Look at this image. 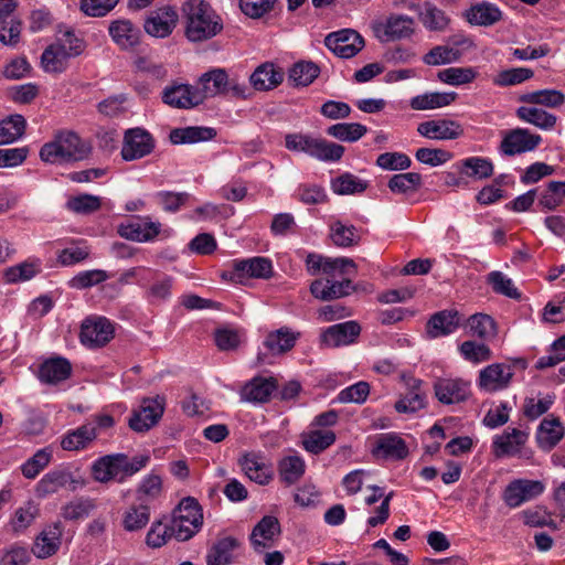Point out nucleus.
Wrapping results in <instances>:
<instances>
[{
  "label": "nucleus",
  "mask_w": 565,
  "mask_h": 565,
  "mask_svg": "<svg viewBox=\"0 0 565 565\" xmlns=\"http://www.w3.org/2000/svg\"><path fill=\"white\" fill-rule=\"evenodd\" d=\"M70 58L71 56L63 47L53 43L42 53L41 64L47 73H62L65 71Z\"/></svg>",
  "instance_id": "49530a36"
},
{
  "label": "nucleus",
  "mask_w": 565,
  "mask_h": 565,
  "mask_svg": "<svg viewBox=\"0 0 565 565\" xmlns=\"http://www.w3.org/2000/svg\"><path fill=\"white\" fill-rule=\"evenodd\" d=\"M96 436L97 431L95 425L93 423H87L67 433L61 441V447L64 450L85 449L96 438Z\"/></svg>",
  "instance_id": "72a5a7b5"
},
{
  "label": "nucleus",
  "mask_w": 565,
  "mask_h": 565,
  "mask_svg": "<svg viewBox=\"0 0 565 565\" xmlns=\"http://www.w3.org/2000/svg\"><path fill=\"white\" fill-rule=\"evenodd\" d=\"M470 382L462 379H438L434 384L435 395L443 404H456L470 396Z\"/></svg>",
  "instance_id": "4468645a"
},
{
  "label": "nucleus",
  "mask_w": 565,
  "mask_h": 565,
  "mask_svg": "<svg viewBox=\"0 0 565 565\" xmlns=\"http://www.w3.org/2000/svg\"><path fill=\"white\" fill-rule=\"evenodd\" d=\"M487 281L495 294L503 295L511 299H519L521 297V294L514 286L512 279L502 271L494 270L489 273Z\"/></svg>",
  "instance_id": "e2e57ef3"
},
{
  "label": "nucleus",
  "mask_w": 565,
  "mask_h": 565,
  "mask_svg": "<svg viewBox=\"0 0 565 565\" xmlns=\"http://www.w3.org/2000/svg\"><path fill=\"white\" fill-rule=\"evenodd\" d=\"M215 135L213 128L190 126L172 129L169 138L173 145H183L207 141L213 139Z\"/></svg>",
  "instance_id": "e433bc0d"
},
{
  "label": "nucleus",
  "mask_w": 565,
  "mask_h": 565,
  "mask_svg": "<svg viewBox=\"0 0 565 565\" xmlns=\"http://www.w3.org/2000/svg\"><path fill=\"white\" fill-rule=\"evenodd\" d=\"M62 533L63 527L61 523H54L44 527L35 539L32 547L33 554L38 558H47L54 555L61 546Z\"/></svg>",
  "instance_id": "412c9836"
},
{
  "label": "nucleus",
  "mask_w": 565,
  "mask_h": 565,
  "mask_svg": "<svg viewBox=\"0 0 565 565\" xmlns=\"http://www.w3.org/2000/svg\"><path fill=\"white\" fill-rule=\"evenodd\" d=\"M331 190L338 195H354L363 193L367 188V182L359 177L345 172L331 180Z\"/></svg>",
  "instance_id": "de8ad7c7"
},
{
  "label": "nucleus",
  "mask_w": 565,
  "mask_h": 565,
  "mask_svg": "<svg viewBox=\"0 0 565 565\" xmlns=\"http://www.w3.org/2000/svg\"><path fill=\"white\" fill-rule=\"evenodd\" d=\"M146 461H94L92 475L96 481L107 482L116 480L121 482L126 476H131L145 467Z\"/></svg>",
  "instance_id": "9d476101"
},
{
  "label": "nucleus",
  "mask_w": 565,
  "mask_h": 565,
  "mask_svg": "<svg viewBox=\"0 0 565 565\" xmlns=\"http://www.w3.org/2000/svg\"><path fill=\"white\" fill-rule=\"evenodd\" d=\"M177 22V11L172 7H164L151 12L146 19L143 28L151 36L167 38L174 30Z\"/></svg>",
  "instance_id": "2eb2a0df"
},
{
  "label": "nucleus",
  "mask_w": 565,
  "mask_h": 565,
  "mask_svg": "<svg viewBox=\"0 0 565 565\" xmlns=\"http://www.w3.org/2000/svg\"><path fill=\"white\" fill-rule=\"evenodd\" d=\"M173 278L163 273L153 270L150 280L146 282L145 298L150 303H160L170 299L172 294Z\"/></svg>",
  "instance_id": "a878e982"
},
{
  "label": "nucleus",
  "mask_w": 565,
  "mask_h": 565,
  "mask_svg": "<svg viewBox=\"0 0 565 565\" xmlns=\"http://www.w3.org/2000/svg\"><path fill=\"white\" fill-rule=\"evenodd\" d=\"M239 546V542L233 536L218 539L206 555L207 565H226L233 559V552Z\"/></svg>",
  "instance_id": "c9c22d12"
},
{
  "label": "nucleus",
  "mask_w": 565,
  "mask_h": 565,
  "mask_svg": "<svg viewBox=\"0 0 565 565\" xmlns=\"http://www.w3.org/2000/svg\"><path fill=\"white\" fill-rule=\"evenodd\" d=\"M520 120L531 124L542 130H552L556 126L557 117L542 108L521 106L516 109Z\"/></svg>",
  "instance_id": "f704fd0d"
},
{
  "label": "nucleus",
  "mask_w": 565,
  "mask_h": 565,
  "mask_svg": "<svg viewBox=\"0 0 565 565\" xmlns=\"http://www.w3.org/2000/svg\"><path fill=\"white\" fill-rule=\"evenodd\" d=\"M115 334L114 323L102 316H90L84 319L81 326V342L89 348L105 347Z\"/></svg>",
  "instance_id": "39448f33"
},
{
  "label": "nucleus",
  "mask_w": 565,
  "mask_h": 565,
  "mask_svg": "<svg viewBox=\"0 0 565 565\" xmlns=\"http://www.w3.org/2000/svg\"><path fill=\"white\" fill-rule=\"evenodd\" d=\"M280 534V524L276 516L265 515L254 526L249 540L256 552L269 547L274 540Z\"/></svg>",
  "instance_id": "4be33fe9"
},
{
  "label": "nucleus",
  "mask_w": 565,
  "mask_h": 565,
  "mask_svg": "<svg viewBox=\"0 0 565 565\" xmlns=\"http://www.w3.org/2000/svg\"><path fill=\"white\" fill-rule=\"evenodd\" d=\"M555 395L545 394L539 398L527 397L524 401L523 413L526 418L534 420L545 414L554 404Z\"/></svg>",
  "instance_id": "774afa93"
},
{
  "label": "nucleus",
  "mask_w": 565,
  "mask_h": 565,
  "mask_svg": "<svg viewBox=\"0 0 565 565\" xmlns=\"http://www.w3.org/2000/svg\"><path fill=\"white\" fill-rule=\"evenodd\" d=\"M414 19L407 15L393 14L383 24L385 40H401L414 33Z\"/></svg>",
  "instance_id": "a19ab883"
},
{
  "label": "nucleus",
  "mask_w": 565,
  "mask_h": 565,
  "mask_svg": "<svg viewBox=\"0 0 565 565\" xmlns=\"http://www.w3.org/2000/svg\"><path fill=\"white\" fill-rule=\"evenodd\" d=\"M520 100L531 105L558 108L565 104V95L558 89H540L521 95Z\"/></svg>",
  "instance_id": "a18cd8bd"
},
{
  "label": "nucleus",
  "mask_w": 565,
  "mask_h": 565,
  "mask_svg": "<svg viewBox=\"0 0 565 565\" xmlns=\"http://www.w3.org/2000/svg\"><path fill=\"white\" fill-rule=\"evenodd\" d=\"M303 448L312 454L318 455L335 441V434L332 430H311L301 436Z\"/></svg>",
  "instance_id": "8fccbe9b"
},
{
  "label": "nucleus",
  "mask_w": 565,
  "mask_h": 565,
  "mask_svg": "<svg viewBox=\"0 0 565 565\" xmlns=\"http://www.w3.org/2000/svg\"><path fill=\"white\" fill-rule=\"evenodd\" d=\"M271 262L265 257H253L235 260L233 270L228 273L231 279L268 278L271 275Z\"/></svg>",
  "instance_id": "6ab92c4d"
},
{
  "label": "nucleus",
  "mask_w": 565,
  "mask_h": 565,
  "mask_svg": "<svg viewBox=\"0 0 565 565\" xmlns=\"http://www.w3.org/2000/svg\"><path fill=\"white\" fill-rule=\"evenodd\" d=\"M108 274L103 269H89L79 271L70 281L68 286L74 289H87L106 281Z\"/></svg>",
  "instance_id": "338daca9"
},
{
  "label": "nucleus",
  "mask_w": 565,
  "mask_h": 565,
  "mask_svg": "<svg viewBox=\"0 0 565 565\" xmlns=\"http://www.w3.org/2000/svg\"><path fill=\"white\" fill-rule=\"evenodd\" d=\"M541 141L540 135L531 134L525 128H515L504 135L500 143V152L512 157L534 150Z\"/></svg>",
  "instance_id": "f8f14e48"
},
{
  "label": "nucleus",
  "mask_w": 565,
  "mask_h": 565,
  "mask_svg": "<svg viewBox=\"0 0 565 565\" xmlns=\"http://www.w3.org/2000/svg\"><path fill=\"white\" fill-rule=\"evenodd\" d=\"M108 31L111 40L122 50H129L139 44L140 29L130 20L118 19L111 21Z\"/></svg>",
  "instance_id": "5701e85b"
},
{
  "label": "nucleus",
  "mask_w": 565,
  "mask_h": 565,
  "mask_svg": "<svg viewBox=\"0 0 565 565\" xmlns=\"http://www.w3.org/2000/svg\"><path fill=\"white\" fill-rule=\"evenodd\" d=\"M330 237L333 244L339 247H351L356 245L360 239L355 226L345 225L339 221L331 225Z\"/></svg>",
  "instance_id": "680f3d73"
},
{
  "label": "nucleus",
  "mask_w": 565,
  "mask_h": 565,
  "mask_svg": "<svg viewBox=\"0 0 565 565\" xmlns=\"http://www.w3.org/2000/svg\"><path fill=\"white\" fill-rule=\"evenodd\" d=\"M512 367L504 363L490 364L479 372L478 387L487 393L505 390L513 377Z\"/></svg>",
  "instance_id": "9b49d317"
},
{
  "label": "nucleus",
  "mask_w": 565,
  "mask_h": 565,
  "mask_svg": "<svg viewBox=\"0 0 565 565\" xmlns=\"http://www.w3.org/2000/svg\"><path fill=\"white\" fill-rule=\"evenodd\" d=\"M461 174L475 180L487 179L493 173V163L483 157H469L458 163Z\"/></svg>",
  "instance_id": "c03bdc74"
},
{
  "label": "nucleus",
  "mask_w": 565,
  "mask_h": 565,
  "mask_svg": "<svg viewBox=\"0 0 565 565\" xmlns=\"http://www.w3.org/2000/svg\"><path fill=\"white\" fill-rule=\"evenodd\" d=\"M461 356L473 364H479L489 361L492 358L490 348L484 343L476 341H465L459 345Z\"/></svg>",
  "instance_id": "0e129e2a"
},
{
  "label": "nucleus",
  "mask_w": 565,
  "mask_h": 565,
  "mask_svg": "<svg viewBox=\"0 0 565 565\" xmlns=\"http://www.w3.org/2000/svg\"><path fill=\"white\" fill-rule=\"evenodd\" d=\"M86 152L87 149L76 132L61 129L54 132L51 141L41 147L40 158L46 163H64L82 160Z\"/></svg>",
  "instance_id": "f03ea898"
},
{
  "label": "nucleus",
  "mask_w": 565,
  "mask_h": 565,
  "mask_svg": "<svg viewBox=\"0 0 565 565\" xmlns=\"http://www.w3.org/2000/svg\"><path fill=\"white\" fill-rule=\"evenodd\" d=\"M285 146L290 151L303 152L327 162L339 161L344 153V147L341 145L303 134L286 135Z\"/></svg>",
  "instance_id": "7ed1b4c3"
},
{
  "label": "nucleus",
  "mask_w": 565,
  "mask_h": 565,
  "mask_svg": "<svg viewBox=\"0 0 565 565\" xmlns=\"http://www.w3.org/2000/svg\"><path fill=\"white\" fill-rule=\"evenodd\" d=\"M372 454L386 459H406L409 455L405 440L395 433L380 434L372 446Z\"/></svg>",
  "instance_id": "f3484780"
},
{
  "label": "nucleus",
  "mask_w": 565,
  "mask_h": 565,
  "mask_svg": "<svg viewBox=\"0 0 565 565\" xmlns=\"http://www.w3.org/2000/svg\"><path fill=\"white\" fill-rule=\"evenodd\" d=\"M150 520V510L146 504L132 505L122 515V526L128 532L143 529Z\"/></svg>",
  "instance_id": "4d7b16f0"
},
{
  "label": "nucleus",
  "mask_w": 565,
  "mask_h": 565,
  "mask_svg": "<svg viewBox=\"0 0 565 565\" xmlns=\"http://www.w3.org/2000/svg\"><path fill=\"white\" fill-rule=\"evenodd\" d=\"M533 75L531 68L513 67L499 72L493 78V84L500 87L514 86L532 78Z\"/></svg>",
  "instance_id": "69168bd1"
},
{
  "label": "nucleus",
  "mask_w": 565,
  "mask_h": 565,
  "mask_svg": "<svg viewBox=\"0 0 565 565\" xmlns=\"http://www.w3.org/2000/svg\"><path fill=\"white\" fill-rule=\"evenodd\" d=\"M319 67L312 62H298L289 70L288 78L296 86H308L319 75Z\"/></svg>",
  "instance_id": "13d9d810"
},
{
  "label": "nucleus",
  "mask_w": 565,
  "mask_h": 565,
  "mask_svg": "<svg viewBox=\"0 0 565 565\" xmlns=\"http://www.w3.org/2000/svg\"><path fill=\"white\" fill-rule=\"evenodd\" d=\"M527 438V433L516 428H508L502 435L494 438V452L497 456H516Z\"/></svg>",
  "instance_id": "c85d7f7f"
},
{
  "label": "nucleus",
  "mask_w": 565,
  "mask_h": 565,
  "mask_svg": "<svg viewBox=\"0 0 565 565\" xmlns=\"http://www.w3.org/2000/svg\"><path fill=\"white\" fill-rule=\"evenodd\" d=\"M417 131L428 139L452 140L462 134V128L452 120H428L419 124Z\"/></svg>",
  "instance_id": "b1692460"
},
{
  "label": "nucleus",
  "mask_w": 565,
  "mask_h": 565,
  "mask_svg": "<svg viewBox=\"0 0 565 565\" xmlns=\"http://www.w3.org/2000/svg\"><path fill=\"white\" fill-rule=\"evenodd\" d=\"M478 73L472 67H448L438 72V78L448 85L460 86L473 82Z\"/></svg>",
  "instance_id": "052dcab7"
},
{
  "label": "nucleus",
  "mask_w": 565,
  "mask_h": 565,
  "mask_svg": "<svg viewBox=\"0 0 565 565\" xmlns=\"http://www.w3.org/2000/svg\"><path fill=\"white\" fill-rule=\"evenodd\" d=\"M154 139L150 132L143 128H130L125 131L122 147L120 150L121 158L125 161L139 160L150 154L154 149Z\"/></svg>",
  "instance_id": "423d86ee"
},
{
  "label": "nucleus",
  "mask_w": 565,
  "mask_h": 565,
  "mask_svg": "<svg viewBox=\"0 0 565 565\" xmlns=\"http://www.w3.org/2000/svg\"><path fill=\"white\" fill-rule=\"evenodd\" d=\"M25 129V119L21 115L10 116L0 122V145L18 140Z\"/></svg>",
  "instance_id": "bf43d9fd"
},
{
  "label": "nucleus",
  "mask_w": 565,
  "mask_h": 565,
  "mask_svg": "<svg viewBox=\"0 0 565 565\" xmlns=\"http://www.w3.org/2000/svg\"><path fill=\"white\" fill-rule=\"evenodd\" d=\"M326 46L341 58L355 56L363 47V38L352 29H343L328 34Z\"/></svg>",
  "instance_id": "6e6552de"
},
{
  "label": "nucleus",
  "mask_w": 565,
  "mask_h": 565,
  "mask_svg": "<svg viewBox=\"0 0 565 565\" xmlns=\"http://www.w3.org/2000/svg\"><path fill=\"white\" fill-rule=\"evenodd\" d=\"M361 332V327L355 321H345L333 324L321 333V342L326 347L337 348L349 345L355 341Z\"/></svg>",
  "instance_id": "a211bd4d"
},
{
  "label": "nucleus",
  "mask_w": 565,
  "mask_h": 565,
  "mask_svg": "<svg viewBox=\"0 0 565 565\" xmlns=\"http://www.w3.org/2000/svg\"><path fill=\"white\" fill-rule=\"evenodd\" d=\"M161 227L160 222H153L148 216H138L120 223L117 233L126 239L146 243L152 242L160 234Z\"/></svg>",
  "instance_id": "1a4fd4ad"
},
{
  "label": "nucleus",
  "mask_w": 565,
  "mask_h": 565,
  "mask_svg": "<svg viewBox=\"0 0 565 565\" xmlns=\"http://www.w3.org/2000/svg\"><path fill=\"white\" fill-rule=\"evenodd\" d=\"M456 98H457V94L455 92L425 93L422 95L414 96L409 102V106L414 110L437 109V108H441V107L450 105L452 102H455Z\"/></svg>",
  "instance_id": "58836bf2"
},
{
  "label": "nucleus",
  "mask_w": 565,
  "mask_h": 565,
  "mask_svg": "<svg viewBox=\"0 0 565 565\" xmlns=\"http://www.w3.org/2000/svg\"><path fill=\"white\" fill-rule=\"evenodd\" d=\"M164 407L166 398L163 396L143 398L140 409L135 411L129 419L130 428L138 433L149 430L162 417Z\"/></svg>",
  "instance_id": "0eeeda50"
},
{
  "label": "nucleus",
  "mask_w": 565,
  "mask_h": 565,
  "mask_svg": "<svg viewBox=\"0 0 565 565\" xmlns=\"http://www.w3.org/2000/svg\"><path fill=\"white\" fill-rule=\"evenodd\" d=\"M367 132L364 125L358 122H340L330 126L327 134L340 141L355 142Z\"/></svg>",
  "instance_id": "3c124183"
},
{
  "label": "nucleus",
  "mask_w": 565,
  "mask_h": 565,
  "mask_svg": "<svg viewBox=\"0 0 565 565\" xmlns=\"http://www.w3.org/2000/svg\"><path fill=\"white\" fill-rule=\"evenodd\" d=\"M242 470L254 482L267 484L274 478L275 469L270 461H241Z\"/></svg>",
  "instance_id": "5fc2aeb1"
},
{
  "label": "nucleus",
  "mask_w": 565,
  "mask_h": 565,
  "mask_svg": "<svg viewBox=\"0 0 565 565\" xmlns=\"http://www.w3.org/2000/svg\"><path fill=\"white\" fill-rule=\"evenodd\" d=\"M419 19L424 26L430 31H443L449 23V19L444 11L430 2L424 3L419 11Z\"/></svg>",
  "instance_id": "6e6d98bb"
},
{
  "label": "nucleus",
  "mask_w": 565,
  "mask_h": 565,
  "mask_svg": "<svg viewBox=\"0 0 565 565\" xmlns=\"http://www.w3.org/2000/svg\"><path fill=\"white\" fill-rule=\"evenodd\" d=\"M96 508L95 501L90 498H76L61 509V515L68 521H77L87 518Z\"/></svg>",
  "instance_id": "603ef678"
},
{
  "label": "nucleus",
  "mask_w": 565,
  "mask_h": 565,
  "mask_svg": "<svg viewBox=\"0 0 565 565\" xmlns=\"http://www.w3.org/2000/svg\"><path fill=\"white\" fill-rule=\"evenodd\" d=\"M170 524L175 540L181 542L190 540L203 524V514L199 502L191 497L184 498L174 509Z\"/></svg>",
  "instance_id": "20e7f679"
},
{
  "label": "nucleus",
  "mask_w": 565,
  "mask_h": 565,
  "mask_svg": "<svg viewBox=\"0 0 565 565\" xmlns=\"http://www.w3.org/2000/svg\"><path fill=\"white\" fill-rule=\"evenodd\" d=\"M40 271V259H28L25 262L6 268L3 270V280L7 284H19L32 279Z\"/></svg>",
  "instance_id": "ea45409f"
},
{
  "label": "nucleus",
  "mask_w": 565,
  "mask_h": 565,
  "mask_svg": "<svg viewBox=\"0 0 565 565\" xmlns=\"http://www.w3.org/2000/svg\"><path fill=\"white\" fill-rule=\"evenodd\" d=\"M276 388L274 379L256 377L243 387L242 397L248 402L264 403Z\"/></svg>",
  "instance_id": "37998d69"
},
{
  "label": "nucleus",
  "mask_w": 565,
  "mask_h": 565,
  "mask_svg": "<svg viewBox=\"0 0 565 565\" xmlns=\"http://www.w3.org/2000/svg\"><path fill=\"white\" fill-rule=\"evenodd\" d=\"M564 436V427L559 418H544L537 427L535 438L539 447L543 450L554 448Z\"/></svg>",
  "instance_id": "7c9ffc66"
},
{
  "label": "nucleus",
  "mask_w": 565,
  "mask_h": 565,
  "mask_svg": "<svg viewBox=\"0 0 565 565\" xmlns=\"http://www.w3.org/2000/svg\"><path fill=\"white\" fill-rule=\"evenodd\" d=\"M467 327L471 335L489 341L497 337L498 327L494 319L486 313H475L467 320Z\"/></svg>",
  "instance_id": "79ce46f5"
},
{
  "label": "nucleus",
  "mask_w": 565,
  "mask_h": 565,
  "mask_svg": "<svg viewBox=\"0 0 565 565\" xmlns=\"http://www.w3.org/2000/svg\"><path fill=\"white\" fill-rule=\"evenodd\" d=\"M545 487L539 480L518 479L508 484L503 500L510 508H518L543 493Z\"/></svg>",
  "instance_id": "ddd939ff"
},
{
  "label": "nucleus",
  "mask_w": 565,
  "mask_h": 565,
  "mask_svg": "<svg viewBox=\"0 0 565 565\" xmlns=\"http://www.w3.org/2000/svg\"><path fill=\"white\" fill-rule=\"evenodd\" d=\"M162 100L175 108H191L202 104L198 88L185 84L166 87L162 92Z\"/></svg>",
  "instance_id": "aec40b11"
},
{
  "label": "nucleus",
  "mask_w": 565,
  "mask_h": 565,
  "mask_svg": "<svg viewBox=\"0 0 565 565\" xmlns=\"http://www.w3.org/2000/svg\"><path fill=\"white\" fill-rule=\"evenodd\" d=\"M565 199V181H550L540 194L537 205L541 211L556 210Z\"/></svg>",
  "instance_id": "09e8293b"
},
{
  "label": "nucleus",
  "mask_w": 565,
  "mask_h": 565,
  "mask_svg": "<svg viewBox=\"0 0 565 565\" xmlns=\"http://www.w3.org/2000/svg\"><path fill=\"white\" fill-rule=\"evenodd\" d=\"M461 323V317L456 310H443L435 313L427 323V332L431 338L454 333Z\"/></svg>",
  "instance_id": "cd10ccee"
},
{
  "label": "nucleus",
  "mask_w": 565,
  "mask_h": 565,
  "mask_svg": "<svg viewBox=\"0 0 565 565\" xmlns=\"http://www.w3.org/2000/svg\"><path fill=\"white\" fill-rule=\"evenodd\" d=\"M185 19L184 35L192 43L213 39L223 30L222 18L204 0H188L182 6Z\"/></svg>",
  "instance_id": "f257e3e1"
},
{
  "label": "nucleus",
  "mask_w": 565,
  "mask_h": 565,
  "mask_svg": "<svg viewBox=\"0 0 565 565\" xmlns=\"http://www.w3.org/2000/svg\"><path fill=\"white\" fill-rule=\"evenodd\" d=\"M72 365L64 358H51L45 360L39 369V379L43 383L56 384L68 379Z\"/></svg>",
  "instance_id": "2f4dec72"
},
{
  "label": "nucleus",
  "mask_w": 565,
  "mask_h": 565,
  "mask_svg": "<svg viewBox=\"0 0 565 565\" xmlns=\"http://www.w3.org/2000/svg\"><path fill=\"white\" fill-rule=\"evenodd\" d=\"M422 175L417 172L394 174L388 180V189L393 193L405 194L416 192L422 186Z\"/></svg>",
  "instance_id": "864d4df0"
},
{
  "label": "nucleus",
  "mask_w": 565,
  "mask_h": 565,
  "mask_svg": "<svg viewBox=\"0 0 565 565\" xmlns=\"http://www.w3.org/2000/svg\"><path fill=\"white\" fill-rule=\"evenodd\" d=\"M228 76L222 68H215L204 73L200 77V87H196L202 97V103L210 97H214L227 92Z\"/></svg>",
  "instance_id": "c756f323"
},
{
  "label": "nucleus",
  "mask_w": 565,
  "mask_h": 565,
  "mask_svg": "<svg viewBox=\"0 0 565 565\" xmlns=\"http://www.w3.org/2000/svg\"><path fill=\"white\" fill-rule=\"evenodd\" d=\"M284 79V72L271 63L259 65L250 75V84L257 90H269Z\"/></svg>",
  "instance_id": "473e14b6"
},
{
  "label": "nucleus",
  "mask_w": 565,
  "mask_h": 565,
  "mask_svg": "<svg viewBox=\"0 0 565 565\" xmlns=\"http://www.w3.org/2000/svg\"><path fill=\"white\" fill-rule=\"evenodd\" d=\"M353 290L352 281L343 279L334 281L330 279H317L310 286L312 296L322 301H330L350 295Z\"/></svg>",
  "instance_id": "393cba45"
},
{
  "label": "nucleus",
  "mask_w": 565,
  "mask_h": 565,
  "mask_svg": "<svg viewBox=\"0 0 565 565\" xmlns=\"http://www.w3.org/2000/svg\"><path fill=\"white\" fill-rule=\"evenodd\" d=\"M466 17L470 24L489 26L502 19V12L495 4L484 1L472 6Z\"/></svg>",
  "instance_id": "4c0bfd02"
},
{
  "label": "nucleus",
  "mask_w": 565,
  "mask_h": 565,
  "mask_svg": "<svg viewBox=\"0 0 565 565\" xmlns=\"http://www.w3.org/2000/svg\"><path fill=\"white\" fill-rule=\"evenodd\" d=\"M299 338L300 332L288 327H281L266 335L264 347L270 354L279 355L290 351Z\"/></svg>",
  "instance_id": "bb28decb"
},
{
  "label": "nucleus",
  "mask_w": 565,
  "mask_h": 565,
  "mask_svg": "<svg viewBox=\"0 0 565 565\" xmlns=\"http://www.w3.org/2000/svg\"><path fill=\"white\" fill-rule=\"evenodd\" d=\"M17 8V0H0V42L15 46L20 40L21 22L11 17Z\"/></svg>",
  "instance_id": "dca6fc26"
}]
</instances>
